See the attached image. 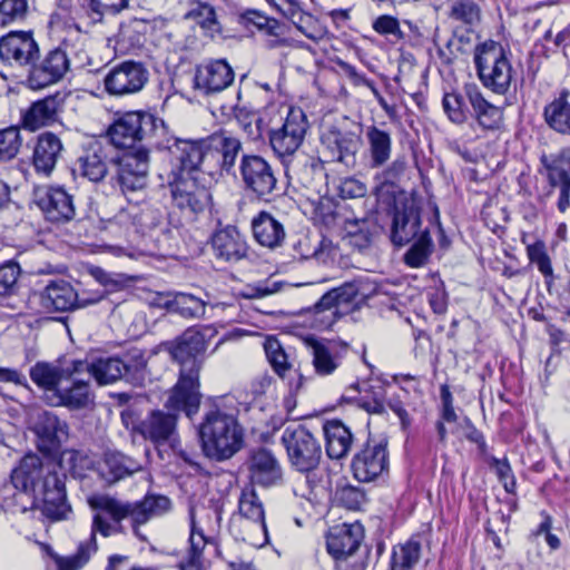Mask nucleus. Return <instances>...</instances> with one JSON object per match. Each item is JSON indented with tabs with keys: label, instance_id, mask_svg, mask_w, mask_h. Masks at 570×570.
Masks as SVG:
<instances>
[{
	"label": "nucleus",
	"instance_id": "nucleus-1",
	"mask_svg": "<svg viewBox=\"0 0 570 570\" xmlns=\"http://www.w3.org/2000/svg\"><path fill=\"white\" fill-rule=\"evenodd\" d=\"M207 342L204 334L188 330L171 344V357L180 365L177 383L169 392L164 410H151L135 426V431L155 445L175 441L180 412L191 417L200 404L199 372Z\"/></svg>",
	"mask_w": 570,
	"mask_h": 570
},
{
	"label": "nucleus",
	"instance_id": "nucleus-2",
	"mask_svg": "<svg viewBox=\"0 0 570 570\" xmlns=\"http://www.w3.org/2000/svg\"><path fill=\"white\" fill-rule=\"evenodd\" d=\"M88 503L94 510L90 535L78 546L75 554L56 559L57 570H80L98 549L97 534L109 538L126 533L125 520H129L134 534L141 541H146L140 527L171 508L169 498L155 494H147L137 501L98 494L91 497Z\"/></svg>",
	"mask_w": 570,
	"mask_h": 570
},
{
	"label": "nucleus",
	"instance_id": "nucleus-3",
	"mask_svg": "<svg viewBox=\"0 0 570 570\" xmlns=\"http://www.w3.org/2000/svg\"><path fill=\"white\" fill-rule=\"evenodd\" d=\"M204 454L217 462L234 456L244 445V431L233 413L214 403L198 429Z\"/></svg>",
	"mask_w": 570,
	"mask_h": 570
},
{
	"label": "nucleus",
	"instance_id": "nucleus-4",
	"mask_svg": "<svg viewBox=\"0 0 570 570\" xmlns=\"http://www.w3.org/2000/svg\"><path fill=\"white\" fill-rule=\"evenodd\" d=\"M375 292L376 287L362 278L332 288L309 308L312 326L321 331L332 327L338 318L358 309Z\"/></svg>",
	"mask_w": 570,
	"mask_h": 570
},
{
	"label": "nucleus",
	"instance_id": "nucleus-5",
	"mask_svg": "<svg viewBox=\"0 0 570 570\" xmlns=\"http://www.w3.org/2000/svg\"><path fill=\"white\" fill-rule=\"evenodd\" d=\"M83 367L79 374L89 373L99 385H107L125 380L134 385H140L146 377L147 362L139 351L124 356L98 357L92 362L82 361Z\"/></svg>",
	"mask_w": 570,
	"mask_h": 570
},
{
	"label": "nucleus",
	"instance_id": "nucleus-6",
	"mask_svg": "<svg viewBox=\"0 0 570 570\" xmlns=\"http://www.w3.org/2000/svg\"><path fill=\"white\" fill-rule=\"evenodd\" d=\"M474 63L482 85L498 95L509 91L514 69L505 49L495 41H485L475 48Z\"/></svg>",
	"mask_w": 570,
	"mask_h": 570
},
{
	"label": "nucleus",
	"instance_id": "nucleus-7",
	"mask_svg": "<svg viewBox=\"0 0 570 570\" xmlns=\"http://www.w3.org/2000/svg\"><path fill=\"white\" fill-rule=\"evenodd\" d=\"M307 129L308 121L305 112L301 108L291 107L283 124L269 130V146L285 166L287 175H291V173L298 175L294 161L297 158L299 147L303 145Z\"/></svg>",
	"mask_w": 570,
	"mask_h": 570
},
{
	"label": "nucleus",
	"instance_id": "nucleus-8",
	"mask_svg": "<svg viewBox=\"0 0 570 570\" xmlns=\"http://www.w3.org/2000/svg\"><path fill=\"white\" fill-rule=\"evenodd\" d=\"M364 539L363 527L343 523L330 529L326 535V550L336 570H365L366 552L361 551Z\"/></svg>",
	"mask_w": 570,
	"mask_h": 570
},
{
	"label": "nucleus",
	"instance_id": "nucleus-9",
	"mask_svg": "<svg viewBox=\"0 0 570 570\" xmlns=\"http://www.w3.org/2000/svg\"><path fill=\"white\" fill-rule=\"evenodd\" d=\"M41 475V460L35 454L22 458L19 465L10 475V483L3 485V505L11 512H27L35 510L33 485L36 479Z\"/></svg>",
	"mask_w": 570,
	"mask_h": 570
},
{
	"label": "nucleus",
	"instance_id": "nucleus-10",
	"mask_svg": "<svg viewBox=\"0 0 570 570\" xmlns=\"http://www.w3.org/2000/svg\"><path fill=\"white\" fill-rule=\"evenodd\" d=\"M65 473H59L53 465H45L41 462V475L36 479L33 485L35 510H39L43 517L51 521L66 519L71 512L67 502Z\"/></svg>",
	"mask_w": 570,
	"mask_h": 570
},
{
	"label": "nucleus",
	"instance_id": "nucleus-11",
	"mask_svg": "<svg viewBox=\"0 0 570 570\" xmlns=\"http://www.w3.org/2000/svg\"><path fill=\"white\" fill-rule=\"evenodd\" d=\"M282 440L289 462L297 471L311 472L320 465L323 455L321 443L305 426L286 429Z\"/></svg>",
	"mask_w": 570,
	"mask_h": 570
},
{
	"label": "nucleus",
	"instance_id": "nucleus-12",
	"mask_svg": "<svg viewBox=\"0 0 570 570\" xmlns=\"http://www.w3.org/2000/svg\"><path fill=\"white\" fill-rule=\"evenodd\" d=\"M111 161L117 167L111 179L119 186L124 195L130 191L141 190L147 186L149 171L147 148H137L126 151L117 158H112Z\"/></svg>",
	"mask_w": 570,
	"mask_h": 570
},
{
	"label": "nucleus",
	"instance_id": "nucleus-13",
	"mask_svg": "<svg viewBox=\"0 0 570 570\" xmlns=\"http://www.w3.org/2000/svg\"><path fill=\"white\" fill-rule=\"evenodd\" d=\"M239 173L245 189L264 202L271 200L277 187V179L272 165L262 156L243 155Z\"/></svg>",
	"mask_w": 570,
	"mask_h": 570
},
{
	"label": "nucleus",
	"instance_id": "nucleus-14",
	"mask_svg": "<svg viewBox=\"0 0 570 570\" xmlns=\"http://www.w3.org/2000/svg\"><path fill=\"white\" fill-rule=\"evenodd\" d=\"M321 145L330 161L353 168L356 164V154L362 146V138L360 132L345 126H330L321 135Z\"/></svg>",
	"mask_w": 570,
	"mask_h": 570
},
{
	"label": "nucleus",
	"instance_id": "nucleus-15",
	"mask_svg": "<svg viewBox=\"0 0 570 570\" xmlns=\"http://www.w3.org/2000/svg\"><path fill=\"white\" fill-rule=\"evenodd\" d=\"M170 154L173 159L169 177H199L203 164L209 158L206 138H179Z\"/></svg>",
	"mask_w": 570,
	"mask_h": 570
},
{
	"label": "nucleus",
	"instance_id": "nucleus-16",
	"mask_svg": "<svg viewBox=\"0 0 570 570\" xmlns=\"http://www.w3.org/2000/svg\"><path fill=\"white\" fill-rule=\"evenodd\" d=\"M149 78L141 62L124 61L112 67L104 78L106 91L110 96L122 97L139 92Z\"/></svg>",
	"mask_w": 570,
	"mask_h": 570
},
{
	"label": "nucleus",
	"instance_id": "nucleus-17",
	"mask_svg": "<svg viewBox=\"0 0 570 570\" xmlns=\"http://www.w3.org/2000/svg\"><path fill=\"white\" fill-rule=\"evenodd\" d=\"M198 179L199 177H169L173 203L184 213H203L212 203L210 191Z\"/></svg>",
	"mask_w": 570,
	"mask_h": 570
},
{
	"label": "nucleus",
	"instance_id": "nucleus-18",
	"mask_svg": "<svg viewBox=\"0 0 570 570\" xmlns=\"http://www.w3.org/2000/svg\"><path fill=\"white\" fill-rule=\"evenodd\" d=\"M62 46H67L66 39L61 46L49 50L38 63H32L27 78L30 88L41 89L65 77L70 68V61Z\"/></svg>",
	"mask_w": 570,
	"mask_h": 570
},
{
	"label": "nucleus",
	"instance_id": "nucleus-19",
	"mask_svg": "<svg viewBox=\"0 0 570 570\" xmlns=\"http://www.w3.org/2000/svg\"><path fill=\"white\" fill-rule=\"evenodd\" d=\"M354 478L360 482H371L389 469L387 442L367 441L351 463Z\"/></svg>",
	"mask_w": 570,
	"mask_h": 570
},
{
	"label": "nucleus",
	"instance_id": "nucleus-20",
	"mask_svg": "<svg viewBox=\"0 0 570 570\" xmlns=\"http://www.w3.org/2000/svg\"><path fill=\"white\" fill-rule=\"evenodd\" d=\"M36 204L46 220L55 224L71 222L76 216L73 196L62 186H47L37 193Z\"/></svg>",
	"mask_w": 570,
	"mask_h": 570
},
{
	"label": "nucleus",
	"instance_id": "nucleus-21",
	"mask_svg": "<svg viewBox=\"0 0 570 570\" xmlns=\"http://www.w3.org/2000/svg\"><path fill=\"white\" fill-rule=\"evenodd\" d=\"M102 296L80 298L73 286L63 281H50L39 294V303L46 312H66L98 303Z\"/></svg>",
	"mask_w": 570,
	"mask_h": 570
},
{
	"label": "nucleus",
	"instance_id": "nucleus-22",
	"mask_svg": "<svg viewBox=\"0 0 570 570\" xmlns=\"http://www.w3.org/2000/svg\"><path fill=\"white\" fill-rule=\"evenodd\" d=\"M39 47L31 31H10L0 38V58L11 66H32Z\"/></svg>",
	"mask_w": 570,
	"mask_h": 570
},
{
	"label": "nucleus",
	"instance_id": "nucleus-23",
	"mask_svg": "<svg viewBox=\"0 0 570 570\" xmlns=\"http://www.w3.org/2000/svg\"><path fill=\"white\" fill-rule=\"evenodd\" d=\"M234 70L225 59H209L196 66L194 88L204 95L220 92L234 81Z\"/></svg>",
	"mask_w": 570,
	"mask_h": 570
},
{
	"label": "nucleus",
	"instance_id": "nucleus-24",
	"mask_svg": "<svg viewBox=\"0 0 570 570\" xmlns=\"http://www.w3.org/2000/svg\"><path fill=\"white\" fill-rule=\"evenodd\" d=\"M141 111H128L116 115L109 125L107 135L110 142L121 149L132 148L136 142H142L145 115Z\"/></svg>",
	"mask_w": 570,
	"mask_h": 570
},
{
	"label": "nucleus",
	"instance_id": "nucleus-25",
	"mask_svg": "<svg viewBox=\"0 0 570 570\" xmlns=\"http://www.w3.org/2000/svg\"><path fill=\"white\" fill-rule=\"evenodd\" d=\"M246 468L250 482L262 487L276 485L283 478L279 461L271 450L265 448H257L249 452Z\"/></svg>",
	"mask_w": 570,
	"mask_h": 570
},
{
	"label": "nucleus",
	"instance_id": "nucleus-26",
	"mask_svg": "<svg viewBox=\"0 0 570 570\" xmlns=\"http://www.w3.org/2000/svg\"><path fill=\"white\" fill-rule=\"evenodd\" d=\"M210 245L216 259L226 263L239 262L248 254L245 236L233 225L216 229L210 237Z\"/></svg>",
	"mask_w": 570,
	"mask_h": 570
},
{
	"label": "nucleus",
	"instance_id": "nucleus-27",
	"mask_svg": "<svg viewBox=\"0 0 570 570\" xmlns=\"http://www.w3.org/2000/svg\"><path fill=\"white\" fill-rule=\"evenodd\" d=\"M81 367H83L82 360H72L63 365L38 362L30 368V379L35 384L45 390L46 397L49 401V396H53L56 389L61 383L67 382L68 377L72 376V374H79Z\"/></svg>",
	"mask_w": 570,
	"mask_h": 570
},
{
	"label": "nucleus",
	"instance_id": "nucleus-28",
	"mask_svg": "<svg viewBox=\"0 0 570 570\" xmlns=\"http://www.w3.org/2000/svg\"><path fill=\"white\" fill-rule=\"evenodd\" d=\"M471 116L483 130L494 131L503 125V108L490 102L474 83L464 86Z\"/></svg>",
	"mask_w": 570,
	"mask_h": 570
},
{
	"label": "nucleus",
	"instance_id": "nucleus-29",
	"mask_svg": "<svg viewBox=\"0 0 570 570\" xmlns=\"http://www.w3.org/2000/svg\"><path fill=\"white\" fill-rule=\"evenodd\" d=\"M81 374H72L67 382L56 389L53 396H49L52 406H65L69 410H81L94 403L95 395L89 382L79 377Z\"/></svg>",
	"mask_w": 570,
	"mask_h": 570
},
{
	"label": "nucleus",
	"instance_id": "nucleus-30",
	"mask_svg": "<svg viewBox=\"0 0 570 570\" xmlns=\"http://www.w3.org/2000/svg\"><path fill=\"white\" fill-rule=\"evenodd\" d=\"M365 144L364 159L368 168L379 169L389 164L393 147L390 130L376 125L367 126L365 129Z\"/></svg>",
	"mask_w": 570,
	"mask_h": 570
},
{
	"label": "nucleus",
	"instance_id": "nucleus-31",
	"mask_svg": "<svg viewBox=\"0 0 570 570\" xmlns=\"http://www.w3.org/2000/svg\"><path fill=\"white\" fill-rule=\"evenodd\" d=\"M33 431L38 436L39 450L50 453L56 451L68 439V424L51 412L38 415Z\"/></svg>",
	"mask_w": 570,
	"mask_h": 570
},
{
	"label": "nucleus",
	"instance_id": "nucleus-32",
	"mask_svg": "<svg viewBox=\"0 0 570 570\" xmlns=\"http://www.w3.org/2000/svg\"><path fill=\"white\" fill-rule=\"evenodd\" d=\"M63 150L61 139L51 131L38 135L32 150V166L37 174L50 176Z\"/></svg>",
	"mask_w": 570,
	"mask_h": 570
},
{
	"label": "nucleus",
	"instance_id": "nucleus-33",
	"mask_svg": "<svg viewBox=\"0 0 570 570\" xmlns=\"http://www.w3.org/2000/svg\"><path fill=\"white\" fill-rule=\"evenodd\" d=\"M77 168L88 180L101 181L108 174V147L98 140L89 142L77 159Z\"/></svg>",
	"mask_w": 570,
	"mask_h": 570
},
{
	"label": "nucleus",
	"instance_id": "nucleus-34",
	"mask_svg": "<svg viewBox=\"0 0 570 570\" xmlns=\"http://www.w3.org/2000/svg\"><path fill=\"white\" fill-rule=\"evenodd\" d=\"M325 451L330 459L345 458L354 443L351 429L340 420H327L323 424Z\"/></svg>",
	"mask_w": 570,
	"mask_h": 570
},
{
	"label": "nucleus",
	"instance_id": "nucleus-35",
	"mask_svg": "<svg viewBox=\"0 0 570 570\" xmlns=\"http://www.w3.org/2000/svg\"><path fill=\"white\" fill-rule=\"evenodd\" d=\"M62 100L58 95L47 96L31 104L22 114L21 121L26 129L36 131L56 121Z\"/></svg>",
	"mask_w": 570,
	"mask_h": 570
},
{
	"label": "nucleus",
	"instance_id": "nucleus-36",
	"mask_svg": "<svg viewBox=\"0 0 570 570\" xmlns=\"http://www.w3.org/2000/svg\"><path fill=\"white\" fill-rule=\"evenodd\" d=\"M206 140L208 157H215V155L219 156V167L230 173L242 150V142L226 131L215 132L206 137Z\"/></svg>",
	"mask_w": 570,
	"mask_h": 570
},
{
	"label": "nucleus",
	"instance_id": "nucleus-37",
	"mask_svg": "<svg viewBox=\"0 0 570 570\" xmlns=\"http://www.w3.org/2000/svg\"><path fill=\"white\" fill-rule=\"evenodd\" d=\"M312 363L318 375L332 374L341 364L345 347L334 342L311 341Z\"/></svg>",
	"mask_w": 570,
	"mask_h": 570
},
{
	"label": "nucleus",
	"instance_id": "nucleus-38",
	"mask_svg": "<svg viewBox=\"0 0 570 570\" xmlns=\"http://www.w3.org/2000/svg\"><path fill=\"white\" fill-rule=\"evenodd\" d=\"M157 305L189 320L200 318L206 312V303L203 299L183 292L160 295Z\"/></svg>",
	"mask_w": 570,
	"mask_h": 570
},
{
	"label": "nucleus",
	"instance_id": "nucleus-39",
	"mask_svg": "<svg viewBox=\"0 0 570 570\" xmlns=\"http://www.w3.org/2000/svg\"><path fill=\"white\" fill-rule=\"evenodd\" d=\"M252 230L255 240L267 248H276L285 239V229L282 223L266 212H261L253 218Z\"/></svg>",
	"mask_w": 570,
	"mask_h": 570
},
{
	"label": "nucleus",
	"instance_id": "nucleus-40",
	"mask_svg": "<svg viewBox=\"0 0 570 570\" xmlns=\"http://www.w3.org/2000/svg\"><path fill=\"white\" fill-rule=\"evenodd\" d=\"M422 232L421 217L416 209L411 207L395 212L391 230L393 244L403 246L415 237L419 238Z\"/></svg>",
	"mask_w": 570,
	"mask_h": 570
},
{
	"label": "nucleus",
	"instance_id": "nucleus-41",
	"mask_svg": "<svg viewBox=\"0 0 570 570\" xmlns=\"http://www.w3.org/2000/svg\"><path fill=\"white\" fill-rule=\"evenodd\" d=\"M144 140L142 145L138 148H147L148 153L150 149H171L175 147L176 141L179 138L174 137L165 121L160 118L153 116L151 114L145 115V128H144Z\"/></svg>",
	"mask_w": 570,
	"mask_h": 570
},
{
	"label": "nucleus",
	"instance_id": "nucleus-42",
	"mask_svg": "<svg viewBox=\"0 0 570 570\" xmlns=\"http://www.w3.org/2000/svg\"><path fill=\"white\" fill-rule=\"evenodd\" d=\"M568 95L569 92L563 90L543 110L547 125L561 135H570V104Z\"/></svg>",
	"mask_w": 570,
	"mask_h": 570
},
{
	"label": "nucleus",
	"instance_id": "nucleus-43",
	"mask_svg": "<svg viewBox=\"0 0 570 570\" xmlns=\"http://www.w3.org/2000/svg\"><path fill=\"white\" fill-rule=\"evenodd\" d=\"M230 531L244 542L262 548L268 542V533L265 521H256L249 519H232Z\"/></svg>",
	"mask_w": 570,
	"mask_h": 570
},
{
	"label": "nucleus",
	"instance_id": "nucleus-44",
	"mask_svg": "<svg viewBox=\"0 0 570 570\" xmlns=\"http://www.w3.org/2000/svg\"><path fill=\"white\" fill-rule=\"evenodd\" d=\"M482 0H450L449 18L468 29L481 21Z\"/></svg>",
	"mask_w": 570,
	"mask_h": 570
},
{
	"label": "nucleus",
	"instance_id": "nucleus-45",
	"mask_svg": "<svg viewBox=\"0 0 570 570\" xmlns=\"http://www.w3.org/2000/svg\"><path fill=\"white\" fill-rule=\"evenodd\" d=\"M80 11L89 24L101 22L105 14H117L129 6V0H79Z\"/></svg>",
	"mask_w": 570,
	"mask_h": 570
},
{
	"label": "nucleus",
	"instance_id": "nucleus-46",
	"mask_svg": "<svg viewBox=\"0 0 570 570\" xmlns=\"http://www.w3.org/2000/svg\"><path fill=\"white\" fill-rule=\"evenodd\" d=\"M316 219L320 220L327 228L344 226L348 234L356 233V227L361 224L364 225L365 220L354 219L351 220L341 213V209L331 204L330 202L321 203L315 209ZM362 230V227L357 228Z\"/></svg>",
	"mask_w": 570,
	"mask_h": 570
},
{
	"label": "nucleus",
	"instance_id": "nucleus-47",
	"mask_svg": "<svg viewBox=\"0 0 570 570\" xmlns=\"http://www.w3.org/2000/svg\"><path fill=\"white\" fill-rule=\"evenodd\" d=\"M190 534H189V554L188 560L180 564V570H200L203 550L207 544V538L202 528L198 527L195 519L194 509L189 510Z\"/></svg>",
	"mask_w": 570,
	"mask_h": 570
},
{
	"label": "nucleus",
	"instance_id": "nucleus-48",
	"mask_svg": "<svg viewBox=\"0 0 570 570\" xmlns=\"http://www.w3.org/2000/svg\"><path fill=\"white\" fill-rule=\"evenodd\" d=\"M105 466L114 481L124 479L141 470L140 462L118 451L105 454Z\"/></svg>",
	"mask_w": 570,
	"mask_h": 570
},
{
	"label": "nucleus",
	"instance_id": "nucleus-49",
	"mask_svg": "<svg viewBox=\"0 0 570 570\" xmlns=\"http://www.w3.org/2000/svg\"><path fill=\"white\" fill-rule=\"evenodd\" d=\"M421 558V544L415 540H407L393 548L390 570H413Z\"/></svg>",
	"mask_w": 570,
	"mask_h": 570
},
{
	"label": "nucleus",
	"instance_id": "nucleus-50",
	"mask_svg": "<svg viewBox=\"0 0 570 570\" xmlns=\"http://www.w3.org/2000/svg\"><path fill=\"white\" fill-rule=\"evenodd\" d=\"M465 89L463 94L456 90L445 92L442 99L443 111L448 119L455 125H463L468 121L471 114L466 105Z\"/></svg>",
	"mask_w": 570,
	"mask_h": 570
},
{
	"label": "nucleus",
	"instance_id": "nucleus-51",
	"mask_svg": "<svg viewBox=\"0 0 570 570\" xmlns=\"http://www.w3.org/2000/svg\"><path fill=\"white\" fill-rule=\"evenodd\" d=\"M548 180L552 187L559 188L557 207L559 212L564 213L570 207V174L563 166L550 165Z\"/></svg>",
	"mask_w": 570,
	"mask_h": 570
},
{
	"label": "nucleus",
	"instance_id": "nucleus-52",
	"mask_svg": "<svg viewBox=\"0 0 570 570\" xmlns=\"http://www.w3.org/2000/svg\"><path fill=\"white\" fill-rule=\"evenodd\" d=\"M23 137L18 126L0 129V165L13 160L20 153Z\"/></svg>",
	"mask_w": 570,
	"mask_h": 570
},
{
	"label": "nucleus",
	"instance_id": "nucleus-53",
	"mask_svg": "<svg viewBox=\"0 0 570 570\" xmlns=\"http://www.w3.org/2000/svg\"><path fill=\"white\" fill-rule=\"evenodd\" d=\"M187 18L194 20L209 36L219 32V23L213 6L207 2H196L187 13Z\"/></svg>",
	"mask_w": 570,
	"mask_h": 570
},
{
	"label": "nucleus",
	"instance_id": "nucleus-54",
	"mask_svg": "<svg viewBox=\"0 0 570 570\" xmlns=\"http://www.w3.org/2000/svg\"><path fill=\"white\" fill-rule=\"evenodd\" d=\"M289 20L297 30L313 41L322 40L327 33L325 26L311 13L303 11L302 8Z\"/></svg>",
	"mask_w": 570,
	"mask_h": 570
},
{
	"label": "nucleus",
	"instance_id": "nucleus-55",
	"mask_svg": "<svg viewBox=\"0 0 570 570\" xmlns=\"http://www.w3.org/2000/svg\"><path fill=\"white\" fill-rule=\"evenodd\" d=\"M30 13L28 0H1L0 1V26L7 27L14 23H22Z\"/></svg>",
	"mask_w": 570,
	"mask_h": 570
},
{
	"label": "nucleus",
	"instance_id": "nucleus-56",
	"mask_svg": "<svg viewBox=\"0 0 570 570\" xmlns=\"http://www.w3.org/2000/svg\"><path fill=\"white\" fill-rule=\"evenodd\" d=\"M264 37L267 48L273 49L287 45L286 27L274 18L266 16V21H262L255 28Z\"/></svg>",
	"mask_w": 570,
	"mask_h": 570
},
{
	"label": "nucleus",
	"instance_id": "nucleus-57",
	"mask_svg": "<svg viewBox=\"0 0 570 570\" xmlns=\"http://www.w3.org/2000/svg\"><path fill=\"white\" fill-rule=\"evenodd\" d=\"M527 255L530 263L537 266L538 271L546 278L547 285L550 286L553 281V268L547 253L546 244L542 240H537L528 245Z\"/></svg>",
	"mask_w": 570,
	"mask_h": 570
},
{
	"label": "nucleus",
	"instance_id": "nucleus-58",
	"mask_svg": "<svg viewBox=\"0 0 570 570\" xmlns=\"http://www.w3.org/2000/svg\"><path fill=\"white\" fill-rule=\"evenodd\" d=\"M234 519L265 521L263 504L253 489L242 492L238 501V514Z\"/></svg>",
	"mask_w": 570,
	"mask_h": 570
},
{
	"label": "nucleus",
	"instance_id": "nucleus-59",
	"mask_svg": "<svg viewBox=\"0 0 570 570\" xmlns=\"http://www.w3.org/2000/svg\"><path fill=\"white\" fill-rule=\"evenodd\" d=\"M372 28L376 33L385 37L392 43H397L405 37L399 19L391 14H382L375 18L372 22Z\"/></svg>",
	"mask_w": 570,
	"mask_h": 570
},
{
	"label": "nucleus",
	"instance_id": "nucleus-60",
	"mask_svg": "<svg viewBox=\"0 0 570 570\" xmlns=\"http://www.w3.org/2000/svg\"><path fill=\"white\" fill-rule=\"evenodd\" d=\"M431 237L423 230L411 248L406 252L404 261L410 267H420L425 264L431 253Z\"/></svg>",
	"mask_w": 570,
	"mask_h": 570
},
{
	"label": "nucleus",
	"instance_id": "nucleus-61",
	"mask_svg": "<svg viewBox=\"0 0 570 570\" xmlns=\"http://www.w3.org/2000/svg\"><path fill=\"white\" fill-rule=\"evenodd\" d=\"M264 350L268 362L279 376H285L289 372L291 365L287 362V355L281 346L278 340L274 337L266 338Z\"/></svg>",
	"mask_w": 570,
	"mask_h": 570
},
{
	"label": "nucleus",
	"instance_id": "nucleus-62",
	"mask_svg": "<svg viewBox=\"0 0 570 570\" xmlns=\"http://www.w3.org/2000/svg\"><path fill=\"white\" fill-rule=\"evenodd\" d=\"M235 118L250 139L256 140L262 136L263 120L256 112L246 108H236Z\"/></svg>",
	"mask_w": 570,
	"mask_h": 570
},
{
	"label": "nucleus",
	"instance_id": "nucleus-63",
	"mask_svg": "<svg viewBox=\"0 0 570 570\" xmlns=\"http://www.w3.org/2000/svg\"><path fill=\"white\" fill-rule=\"evenodd\" d=\"M489 464L495 471L499 480L503 484L504 490L508 493H513L515 491L517 482L508 460L491 456L489 459Z\"/></svg>",
	"mask_w": 570,
	"mask_h": 570
},
{
	"label": "nucleus",
	"instance_id": "nucleus-64",
	"mask_svg": "<svg viewBox=\"0 0 570 570\" xmlns=\"http://www.w3.org/2000/svg\"><path fill=\"white\" fill-rule=\"evenodd\" d=\"M366 191V185L354 177L342 179L337 186V193L343 199L361 198Z\"/></svg>",
	"mask_w": 570,
	"mask_h": 570
}]
</instances>
